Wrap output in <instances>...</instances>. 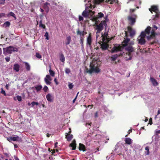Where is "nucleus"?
<instances>
[{
  "label": "nucleus",
  "instance_id": "nucleus-1",
  "mask_svg": "<svg viewBox=\"0 0 160 160\" xmlns=\"http://www.w3.org/2000/svg\"><path fill=\"white\" fill-rule=\"evenodd\" d=\"M99 64L96 60L93 61L90 65V69L88 70L87 72L90 74L93 72L98 73L100 72V70L99 67Z\"/></svg>",
  "mask_w": 160,
  "mask_h": 160
},
{
  "label": "nucleus",
  "instance_id": "nucleus-2",
  "mask_svg": "<svg viewBox=\"0 0 160 160\" xmlns=\"http://www.w3.org/2000/svg\"><path fill=\"white\" fill-rule=\"evenodd\" d=\"M134 44V43L133 42H131L130 43L129 45L124 47L126 50L128 52V53L127 54L128 57H126V60H129L132 59V56L131 53L134 52L135 50L134 48L132 46V45H133Z\"/></svg>",
  "mask_w": 160,
  "mask_h": 160
},
{
  "label": "nucleus",
  "instance_id": "nucleus-3",
  "mask_svg": "<svg viewBox=\"0 0 160 160\" xmlns=\"http://www.w3.org/2000/svg\"><path fill=\"white\" fill-rule=\"evenodd\" d=\"M105 20L102 21L99 23V24L97 23H95V26H96V29L97 30V33H99L103 29L104 26H107V20H108L107 18V17L106 16L105 18Z\"/></svg>",
  "mask_w": 160,
  "mask_h": 160
},
{
  "label": "nucleus",
  "instance_id": "nucleus-4",
  "mask_svg": "<svg viewBox=\"0 0 160 160\" xmlns=\"http://www.w3.org/2000/svg\"><path fill=\"white\" fill-rule=\"evenodd\" d=\"M118 56L119 55L117 54H115L112 55L111 57H109L111 60V63L112 64H116L118 62H119V60H118L117 62L116 61V60Z\"/></svg>",
  "mask_w": 160,
  "mask_h": 160
},
{
  "label": "nucleus",
  "instance_id": "nucleus-5",
  "mask_svg": "<svg viewBox=\"0 0 160 160\" xmlns=\"http://www.w3.org/2000/svg\"><path fill=\"white\" fill-rule=\"evenodd\" d=\"M12 46H9L6 48H3V53L5 54H11L12 52Z\"/></svg>",
  "mask_w": 160,
  "mask_h": 160
},
{
  "label": "nucleus",
  "instance_id": "nucleus-6",
  "mask_svg": "<svg viewBox=\"0 0 160 160\" xmlns=\"http://www.w3.org/2000/svg\"><path fill=\"white\" fill-rule=\"evenodd\" d=\"M134 17H132V16H129L128 17V19L130 22V24L131 25H133L136 22V16L134 15Z\"/></svg>",
  "mask_w": 160,
  "mask_h": 160
},
{
  "label": "nucleus",
  "instance_id": "nucleus-7",
  "mask_svg": "<svg viewBox=\"0 0 160 160\" xmlns=\"http://www.w3.org/2000/svg\"><path fill=\"white\" fill-rule=\"evenodd\" d=\"M92 42L91 33H90L87 37V44L91 47Z\"/></svg>",
  "mask_w": 160,
  "mask_h": 160
},
{
  "label": "nucleus",
  "instance_id": "nucleus-8",
  "mask_svg": "<svg viewBox=\"0 0 160 160\" xmlns=\"http://www.w3.org/2000/svg\"><path fill=\"white\" fill-rule=\"evenodd\" d=\"M108 37V34L107 32H105L104 34H103V33H102V40L103 42H106V41H107V42H109L110 40Z\"/></svg>",
  "mask_w": 160,
  "mask_h": 160
},
{
  "label": "nucleus",
  "instance_id": "nucleus-9",
  "mask_svg": "<svg viewBox=\"0 0 160 160\" xmlns=\"http://www.w3.org/2000/svg\"><path fill=\"white\" fill-rule=\"evenodd\" d=\"M108 42H107V41H106V42H103L102 41V44H101V47L102 50H105L108 49L109 47L108 45L107 44Z\"/></svg>",
  "mask_w": 160,
  "mask_h": 160
},
{
  "label": "nucleus",
  "instance_id": "nucleus-10",
  "mask_svg": "<svg viewBox=\"0 0 160 160\" xmlns=\"http://www.w3.org/2000/svg\"><path fill=\"white\" fill-rule=\"evenodd\" d=\"M149 10L151 12V13H152V11L154 12H159V10L158 8V6L155 5L152 6L151 8H149Z\"/></svg>",
  "mask_w": 160,
  "mask_h": 160
},
{
  "label": "nucleus",
  "instance_id": "nucleus-11",
  "mask_svg": "<svg viewBox=\"0 0 160 160\" xmlns=\"http://www.w3.org/2000/svg\"><path fill=\"white\" fill-rule=\"evenodd\" d=\"M50 6V4L49 3L46 2L43 4V8L45 10V12L47 13L48 12L49 10V6Z\"/></svg>",
  "mask_w": 160,
  "mask_h": 160
},
{
  "label": "nucleus",
  "instance_id": "nucleus-12",
  "mask_svg": "<svg viewBox=\"0 0 160 160\" xmlns=\"http://www.w3.org/2000/svg\"><path fill=\"white\" fill-rule=\"evenodd\" d=\"M20 138L19 137L17 136L16 137H10L8 138L7 140L9 142H11L12 141H18Z\"/></svg>",
  "mask_w": 160,
  "mask_h": 160
},
{
  "label": "nucleus",
  "instance_id": "nucleus-13",
  "mask_svg": "<svg viewBox=\"0 0 160 160\" xmlns=\"http://www.w3.org/2000/svg\"><path fill=\"white\" fill-rule=\"evenodd\" d=\"M121 49V47L120 46L118 47L114 46L113 48H112L111 52L112 53H113L120 51Z\"/></svg>",
  "mask_w": 160,
  "mask_h": 160
},
{
  "label": "nucleus",
  "instance_id": "nucleus-14",
  "mask_svg": "<svg viewBox=\"0 0 160 160\" xmlns=\"http://www.w3.org/2000/svg\"><path fill=\"white\" fill-rule=\"evenodd\" d=\"M128 29L130 34V36L133 37L135 33V31L132 29V28L130 26L128 27Z\"/></svg>",
  "mask_w": 160,
  "mask_h": 160
},
{
  "label": "nucleus",
  "instance_id": "nucleus-15",
  "mask_svg": "<svg viewBox=\"0 0 160 160\" xmlns=\"http://www.w3.org/2000/svg\"><path fill=\"white\" fill-rule=\"evenodd\" d=\"M130 41V39L128 38H125L124 40L122 42V46L123 47H125V46H127L130 44L129 42Z\"/></svg>",
  "mask_w": 160,
  "mask_h": 160
},
{
  "label": "nucleus",
  "instance_id": "nucleus-16",
  "mask_svg": "<svg viewBox=\"0 0 160 160\" xmlns=\"http://www.w3.org/2000/svg\"><path fill=\"white\" fill-rule=\"evenodd\" d=\"M46 98L48 102H52L53 99L52 96L50 93H48L46 96Z\"/></svg>",
  "mask_w": 160,
  "mask_h": 160
},
{
  "label": "nucleus",
  "instance_id": "nucleus-17",
  "mask_svg": "<svg viewBox=\"0 0 160 160\" xmlns=\"http://www.w3.org/2000/svg\"><path fill=\"white\" fill-rule=\"evenodd\" d=\"M65 138L67 139L68 141H70L73 138V135L70 133H65Z\"/></svg>",
  "mask_w": 160,
  "mask_h": 160
},
{
  "label": "nucleus",
  "instance_id": "nucleus-18",
  "mask_svg": "<svg viewBox=\"0 0 160 160\" xmlns=\"http://www.w3.org/2000/svg\"><path fill=\"white\" fill-rule=\"evenodd\" d=\"M104 16V15L102 13L100 12L98 13V15L93 18V19L95 21L97 22L99 18L103 17Z\"/></svg>",
  "mask_w": 160,
  "mask_h": 160
},
{
  "label": "nucleus",
  "instance_id": "nucleus-19",
  "mask_svg": "<svg viewBox=\"0 0 160 160\" xmlns=\"http://www.w3.org/2000/svg\"><path fill=\"white\" fill-rule=\"evenodd\" d=\"M138 43L141 45H144L145 42L146 41L145 40V38H141L138 37Z\"/></svg>",
  "mask_w": 160,
  "mask_h": 160
},
{
  "label": "nucleus",
  "instance_id": "nucleus-20",
  "mask_svg": "<svg viewBox=\"0 0 160 160\" xmlns=\"http://www.w3.org/2000/svg\"><path fill=\"white\" fill-rule=\"evenodd\" d=\"M150 80L151 82H152V85L154 86H157L158 85V83L156 80H155L154 78L152 77H150Z\"/></svg>",
  "mask_w": 160,
  "mask_h": 160
},
{
  "label": "nucleus",
  "instance_id": "nucleus-21",
  "mask_svg": "<svg viewBox=\"0 0 160 160\" xmlns=\"http://www.w3.org/2000/svg\"><path fill=\"white\" fill-rule=\"evenodd\" d=\"M155 33L154 30H152L151 32V34L147 37V39L148 40L153 38L155 37Z\"/></svg>",
  "mask_w": 160,
  "mask_h": 160
},
{
  "label": "nucleus",
  "instance_id": "nucleus-22",
  "mask_svg": "<svg viewBox=\"0 0 160 160\" xmlns=\"http://www.w3.org/2000/svg\"><path fill=\"white\" fill-rule=\"evenodd\" d=\"M70 146L72 147V150H74L76 149V141L75 140H73L72 141V143L69 145Z\"/></svg>",
  "mask_w": 160,
  "mask_h": 160
},
{
  "label": "nucleus",
  "instance_id": "nucleus-23",
  "mask_svg": "<svg viewBox=\"0 0 160 160\" xmlns=\"http://www.w3.org/2000/svg\"><path fill=\"white\" fill-rule=\"evenodd\" d=\"M79 150L80 151H85L86 150L85 146L83 144L80 143L79 146Z\"/></svg>",
  "mask_w": 160,
  "mask_h": 160
},
{
  "label": "nucleus",
  "instance_id": "nucleus-24",
  "mask_svg": "<svg viewBox=\"0 0 160 160\" xmlns=\"http://www.w3.org/2000/svg\"><path fill=\"white\" fill-rule=\"evenodd\" d=\"M20 66L18 64H16L14 65L13 69L16 72H18L19 71Z\"/></svg>",
  "mask_w": 160,
  "mask_h": 160
},
{
  "label": "nucleus",
  "instance_id": "nucleus-25",
  "mask_svg": "<svg viewBox=\"0 0 160 160\" xmlns=\"http://www.w3.org/2000/svg\"><path fill=\"white\" fill-rule=\"evenodd\" d=\"M82 16L85 18H87L89 16V12L85 10L83 11L82 13Z\"/></svg>",
  "mask_w": 160,
  "mask_h": 160
},
{
  "label": "nucleus",
  "instance_id": "nucleus-26",
  "mask_svg": "<svg viewBox=\"0 0 160 160\" xmlns=\"http://www.w3.org/2000/svg\"><path fill=\"white\" fill-rule=\"evenodd\" d=\"M155 13V15L154 16H153L154 17L153 18V20H157V19L159 17V12H158Z\"/></svg>",
  "mask_w": 160,
  "mask_h": 160
},
{
  "label": "nucleus",
  "instance_id": "nucleus-27",
  "mask_svg": "<svg viewBox=\"0 0 160 160\" xmlns=\"http://www.w3.org/2000/svg\"><path fill=\"white\" fill-rule=\"evenodd\" d=\"M125 142L128 144H130L132 143V140L130 138H126L125 140Z\"/></svg>",
  "mask_w": 160,
  "mask_h": 160
},
{
  "label": "nucleus",
  "instance_id": "nucleus-28",
  "mask_svg": "<svg viewBox=\"0 0 160 160\" xmlns=\"http://www.w3.org/2000/svg\"><path fill=\"white\" fill-rule=\"evenodd\" d=\"M24 63L27 71H29L30 69V67L29 63L27 62H25Z\"/></svg>",
  "mask_w": 160,
  "mask_h": 160
},
{
  "label": "nucleus",
  "instance_id": "nucleus-29",
  "mask_svg": "<svg viewBox=\"0 0 160 160\" xmlns=\"http://www.w3.org/2000/svg\"><path fill=\"white\" fill-rule=\"evenodd\" d=\"M66 40H67V42H65V44L66 45H68L70 44V42H71V37L69 36L66 38Z\"/></svg>",
  "mask_w": 160,
  "mask_h": 160
},
{
  "label": "nucleus",
  "instance_id": "nucleus-30",
  "mask_svg": "<svg viewBox=\"0 0 160 160\" xmlns=\"http://www.w3.org/2000/svg\"><path fill=\"white\" fill-rule=\"evenodd\" d=\"M151 28V27L150 26H148L145 30L144 32H145L146 34L149 35L150 34Z\"/></svg>",
  "mask_w": 160,
  "mask_h": 160
},
{
  "label": "nucleus",
  "instance_id": "nucleus-31",
  "mask_svg": "<svg viewBox=\"0 0 160 160\" xmlns=\"http://www.w3.org/2000/svg\"><path fill=\"white\" fill-rule=\"evenodd\" d=\"M60 60L62 62H64L65 61V58L63 55L62 54L60 55Z\"/></svg>",
  "mask_w": 160,
  "mask_h": 160
},
{
  "label": "nucleus",
  "instance_id": "nucleus-32",
  "mask_svg": "<svg viewBox=\"0 0 160 160\" xmlns=\"http://www.w3.org/2000/svg\"><path fill=\"white\" fill-rule=\"evenodd\" d=\"M42 88V87L41 85L37 86L35 87V88L37 92L40 90Z\"/></svg>",
  "mask_w": 160,
  "mask_h": 160
},
{
  "label": "nucleus",
  "instance_id": "nucleus-33",
  "mask_svg": "<svg viewBox=\"0 0 160 160\" xmlns=\"http://www.w3.org/2000/svg\"><path fill=\"white\" fill-rule=\"evenodd\" d=\"M10 25V22L8 21H7L3 24V26L6 27H9Z\"/></svg>",
  "mask_w": 160,
  "mask_h": 160
},
{
  "label": "nucleus",
  "instance_id": "nucleus-34",
  "mask_svg": "<svg viewBox=\"0 0 160 160\" xmlns=\"http://www.w3.org/2000/svg\"><path fill=\"white\" fill-rule=\"evenodd\" d=\"M146 33L144 32H142L139 37L145 38L146 36Z\"/></svg>",
  "mask_w": 160,
  "mask_h": 160
},
{
  "label": "nucleus",
  "instance_id": "nucleus-35",
  "mask_svg": "<svg viewBox=\"0 0 160 160\" xmlns=\"http://www.w3.org/2000/svg\"><path fill=\"white\" fill-rule=\"evenodd\" d=\"M80 43L81 44L82 48L83 47L84 44H83V42L84 41V39L83 38V37H80Z\"/></svg>",
  "mask_w": 160,
  "mask_h": 160
},
{
  "label": "nucleus",
  "instance_id": "nucleus-36",
  "mask_svg": "<svg viewBox=\"0 0 160 160\" xmlns=\"http://www.w3.org/2000/svg\"><path fill=\"white\" fill-rule=\"evenodd\" d=\"M49 72L50 75L52 77H54L55 75V73L52 70L50 69L49 70Z\"/></svg>",
  "mask_w": 160,
  "mask_h": 160
},
{
  "label": "nucleus",
  "instance_id": "nucleus-37",
  "mask_svg": "<svg viewBox=\"0 0 160 160\" xmlns=\"http://www.w3.org/2000/svg\"><path fill=\"white\" fill-rule=\"evenodd\" d=\"M10 16L13 17L14 18H15V19H16V17L15 16V14L12 12H9V13L8 14V16Z\"/></svg>",
  "mask_w": 160,
  "mask_h": 160
},
{
  "label": "nucleus",
  "instance_id": "nucleus-38",
  "mask_svg": "<svg viewBox=\"0 0 160 160\" xmlns=\"http://www.w3.org/2000/svg\"><path fill=\"white\" fill-rule=\"evenodd\" d=\"M65 72L66 73L68 74L70 73L71 71L69 68H66L65 69Z\"/></svg>",
  "mask_w": 160,
  "mask_h": 160
},
{
  "label": "nucleus",
  "instance_id": "nucleus-39",
  "mask_svg": "<svg viewBox=\"0 0 160 160\" xmlns=\"http://www.w3.org/2000/svg\"><path fill=\"white\" fill-rule=\"evenodd\" d=\"M36 57L37 58L39 59H40L42 57L41 55L38 53H36Z\"/></svg>",
  "mask_w": 160,
  "mask_h": 160
},
{
  "label": "nucleus",
  "instance_id": "nucleus-40",
  "mask_svg": "<svg viewBox=\"0 0 160 160\" xmlns=\"http://www.w3.org/2000/svg\"><path fill=\"white\" fill-rule=\"evenodd\" d=\"M44 81L47 84L50 85L51 84V82L49 81V80H48L47 79H46V78H45Z\"/></svg>",
  "mask_w": 160,
  "mask_h": 160
},
{
  "label": "nucleus",
  "instance_id": "nucleus-41",
  "mask_svg": "<svg viewBox=\"0 0 160 160\" xmlns=\"http://www.w3.org/2000/svg\"><path fill=\"white\" fill-rule=\"evenodd\" d=\"M38 102H34V101H32L31 102V105L32 107H33L35 105H38Z\"/></svg>",
  "mask_w": 160,
  "mask_h": 160
},
{
  "label": "nucleus",
  "instance_id": "nucleus-42",
  "mask_svg": "<svg viewBox=\"0 0 160 160\" xmlns=\"http://www.w3.org/2000/svg\"><path fill=\"white\" fill-rule=\"evenodd\" d=\"M44 36L46 37V39L48 40L49 39L48 38V32H46L45 33Z\"/></svg>",
  "mask_w": 160,
  "mask_h": 160
},
{
  "label": "nucleus",
  "instance_id": "nucleus-43",
  "mask_svg": "<svg viewBox=\"0 0 160 160\" xmlns=\"http://www.w3.org/2000/svg\"><path fill=\"white\" fill-rule=\"evenodd\" d=\"M145 149L146 151H147V155H148L149 154V147L148 146H147L145 148Z\"/></svg>",
  "mask_w": 160,
  "mask_h": 160
},
{
  "label": "nucleus",
  "instance_id": "nucleus-44",
  "mask_svg": "<svg viewBox=\"0 0 160 160\" xmlns=\"http://www.w3.org/2000/svg\"><path fill=\"white\" fill-rule=\"evenodd\" d=\"M108 2H110V3L112 4L113 2H118V0H108Z\"/></svg>",
  "mask_w": 160,
  "mask_h": 160
},
{
  "label": "nucleus",
  "instance_id": "nucleus-45",
  "mask_svg": "<svg viewBox=\"0 0 160 160\" xmlns=\"http://www.w3.org/2000/svg\"><path fill=\"white\" fill-rule=\"evenodd\" d=\"M77 35H79L82 36V32L79 30V29L77 30Z\"/></svg>",
  "mask_w": 160,
  "mask_h": 160
},
{
  "label": "nucleus",
  "instance_id": "nucleus-46",
  "mask_svg": "<svg viewBox=\"0 0 160 160\" xmlns=\"http://www.w3.org/2000/svg\"><path fill=\"white\" fill-rule=\"evenodd\" d=\"M48 90V87L46 86H44L43 88V90L44 91V92H47Z\"/></svg>",
  "mask_w": 160,
  "mask_h": 160
},
{
  "label": "nucleus",
  "instance_id": "nucleus-47",
  "mask_svg": "<svg viewBox=\"0 0 160 160\" xmlns=\"http://www.w3.org/2000/svg\"><path fill=\"white\" fill-rule=\"evenodd\" d=\"M17 99L19 102L22 100V97L20 96H17Z\"/></svg>",
  "mask_w": 160,
  "mask_h": 160
},
{
  "label": "nucleus",
  "instance_id": "nucleus-48",
  "mask_svg": "<svg viewBox=\"0 0 160 160\" xmlns=\"http://www.w3.org/2000/svg\"><path fill=\"white\" fill-rule=\"evenodd\" d=\"M1 92L2 94H3L4 96H6V94L4 90L2 88L1 89Z\"/></svg>",
  "mask_w": 160,
  "mask_h": 160
},
{
  "label": "nucleus",
  "instance_id": "nucleus-49",
  "mask_svg": "<svg viewBox=\"0 0 160 160\" xmlns=\"http://www.w3.org/2000/svg\"><path fill=\"white\" fill-rule=\"evenodd\" d=\"M68 87H69V89H72L73 87V85L72 84V83H69V85H68Z\"/></svg>",
  "mask_w": 160,
  "mask_h": 160
},
{
  "label": "nucleus",
  "instance_id": "nucleus-50",
  "mask_svg": "<svg viewBox=\"0 0 160 160\" xmlns=\"http://www.w3.org/2000/svg\"><path fill=\"white\" fill-rule=\"evenodd\" d=\"M46 79H47L49 81H51L52 80V79L50 76L49 75H46Z\"/></svg>",
  "mask_w": 160,
  "mask_h": 160
},
{
  "label": "nucleus",
  "instance_id": "nucleus-51",
  "mask_svg": "<svg viewBox=\"0 0 160 160\" xmlns=\"http://www.w3.org/2000/svg\"><path fill=\"white\" fill-rule=\"evenodd\" d=\"M12 51H13L14 52H18V48L14 47H12Z\"/></svg>",
  "mask_w": 160,
  "mask_h": 160
},
{
  "label": "nucleus",
  "instance_id": "nucleus-52",
  "mask_svg": "<svg viewBox=\"0 0 160 160\" xmlns=\"http://www.w3.org/2000/svg\"><path fill=\"white\" fill-rule=\"evenodd\" d=\"M79 93V92H78V93H77V95H76V97H75V98H74V99L72 101V103H73L75 102V101L76 100V99H77V96H78V95Z\"/></svg>",
  "mask_w": 160,
  "mask_h": 160
},
{
  "label": "nucleus",
  "instance_id": "nucleus-53",
  "mask_svg": "<svg viewBox=\"0 0 160 160\" xmlns=\"http://www.w3.org/2000/svg\"><path fill=\"white\" fill-rule=\"evenodd\" d=\"M83 20V18L81 16H79V20L80 21H82Z\"/></svg>",
  "mask_w": 160,
  "mask_h": 160
},
{
  "label": "nucleus",
  "instance_id": "nucleus-54",
  "mask_svg": "<svg viewBox=\"0 0 160 160\" xmlns=\"http://www.w3.org/2000/svg\"><path fill=\"white\" fill-rule=\"evenodd\" d=\"M54 82H55V84L56 85H58V82L56 78H55L54 79Z\"/></svg>",
  "mask_w": 160,
  "mask_h": 160
},
{
  "label": "nucleus",
  "instance_id": "nucleus-55",
  "mask_svg": "<svg viewBox=\"0 0 160 160\" xmlns=\"http://www.w3.org/2000/svg\"><path fill=\"white\" fill-rule=\"evenodd\" d=\"M39 26L40 27H42V28H44V29L45 28H46V27H45V25L43 24H41V25H39Z\"/></svg>",
  "mask_w": 160,
  "mask_h": 160
},
{
  "label": "nucleus",
  "instance_id": "nucleus-56",
  "mask_svg": "<svg viewBox=\"0 0 160 160\" xmlns=\"http://www.w3.org/2000/svg\"><path fill=\"white\" fill-rule=\"evenodd\" d=\"M6 61L7 62H8L10 60V58L9 57H7L5 58Z\"/></svg>",
  "mask_w": 160,
  "mask_h": 160
},
{
  "label": "nucleus",
  "instance_id": "nucleus-57",
  "mask_svg": "<svg viewBox=\"0 0 160 160\" xmlns=\"http://www.w3.org/2000/svg\"><path fill=\"white\" fill-rule=\"evenodd\" d=\"M5 1V0H0V4H4Z\"/></svg>",
  "mask_w": 160,
  "mask_h": 160
},
{
  "label": "nucleus",
  "instance_id": "nucleus-58",
  "mask_svg": "<svg viewBox=\"0 0 160 160\" xmlns=\"http://www.w3.org/2000/svg\"><path fill=\"white\" fill-rule=\"evenodd\" d=\"M87 33V32H85L84 31H83L82 32V36L83 37L85 34Z\"/></svg>",
  "mask_w": 160,
  "mask_h": 160
},
{
  "label": "nucleus",
  "instance_id": "nucleus-59",
  "mask_svg": "<svg viewBox=\"0 0 160 160\" xmlns=\"http://www.w3.org/2000/svg\"><path fill=\"white\" fill-rule=\"evenodd\" d=\"M5 14L4 13H0V18H2L4 16Z\"/></svg>",
  "mask_w": 160,
  "mask_h": 160
},
{
  "label": "nucleus",
  "instance_id": "nucleus-60",
  "mask_svg": "<svg viewBox=\"0 0 160 160\" xmlns=\"http://www.w3.org/2000/svg\"><path fill=\"white\" fill-rule=\"evenodd\" d=\"M152 118H150L149 120V122L150 125H151L152 123Z\"/></svg>",
  "mask_w": 160,
  "mask_h": 160
},
{
  "label": "nucleus",
  "instance_id": "nucleus-61",
  "mask_svg": "<svg viewBox=\"0 0 160 160\" xmlns=\"http://www.w3.org/2000/svg\"><path fill=\"white\" fill-rule=\"evenodd\" d=\"M96 3H99L102 0H94Z\"/></svg>",
  "mask_w": 160,
  "mask_h": 160
},
{
  "label": "nucleus",
  "instance_id": "nucleus-62",
  "mask_svg": "<svg viewBox=\"0 0 160 160\" xmlns=\"http://www.w3.org/2000/svg\"><path fill=\"white\" fill-rule=\"evenodd\" d=\"M14 158L15 160H20L19 158L16 156H14Z\"/></svg>",
  "mask_w": 160,
  "mask_h": 160
},
{
  "label": "nucleus",
  "instance_id": "nucleus-63",
  "mask_svg": "<svg viewBox=\"0 0 160 160\" xmlns=\"http://www.w3.org/2000/svg\"><path fill=\"white\" fill-rule=\"evenodd\" d=\"M135 9H131L130 10V12H132L135 11Z\"/></svg>",
  "mask_w": 160,
  "mask_h": 160
},
{
  "label": "nucleus",
  "instance_id": "nucleus-64",
  "mask_svg": "<svg viewBox=\"0 0 160 160\" xmlns=\"http://www.w3.org/2000/svg\"><path fill=\"white\" fill-rule=\"evenodd\" d=\"M137 3H138L139 5H140L141 4L142 2L141 0H139L137 1Z\"/></svg>",
  "mask_w": 160,
  "mask_h": 160
}]
</instances>
